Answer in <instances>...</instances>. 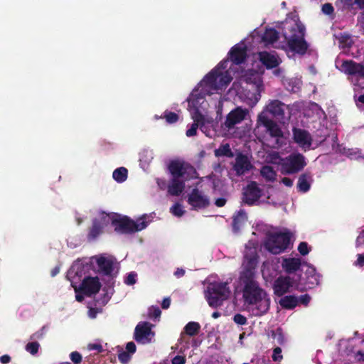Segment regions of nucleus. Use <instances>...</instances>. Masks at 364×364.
<instances>
[{"label": "nucleus", "instance_id": "obj_1", "mask_svg": "<svg viewBox=\"0 0 364 364\" xmlns=\"http://www.w3.org/2000/svg\"><path fill=\"white\" fill-rule=\"evenodd\" d=\"M171 179L168 185V193L178 196L185 189L186 182L198 177L196 168L190 164L181 160H172L168 166Z\"/></svg>", "mask_w": 364, "mask_h": 364}, {"label": "nucleus", "instance_id": "obj_2", "mask_svg": "<svg viewBox=\"0 0 364 364\" xmlns=\"http://www.w3.org/2000/svg\"><path fill=\"white\" fill-rule=\"evenodd\" d=\"M243 286L242 297L247 304H256L254 314L261 316L265 314L270 306V299L265 291L259 287L258 282L254 279L241 280Z\"/></svg>", "mask_w": 364, "mask_h": 364}, {"label": "nucleus", "instance_id": "obj_3", "mask_svg": "<svg viewBox=\"0 0 364 364\" xmlns=\"http://www.w3.org/2000/svg\"><path fill=\"white\" fill-rule=\"evenodd\" d=\"M282 35L290 51L300 55L306 54L309 46L304 38L305 27L300 21H286L283 23Z\"/></svg>", "mask_w": 364, "mask_h": 364}, {"label": "nucleus", "instance_id": "obj_4", "mask_svg": "<svg viewBox=\"0 0 364 364\" xmlns=\"http://www.w3.org/2000/svg\"><path fill=\"white\" fill-rule=\"evenodd\" d=\"M109 219L114 231L120 235L134 234L144 230L149 224L146 220V215H143L136 220H134L129 216L112 213L109 215Z\"/></svg>", "mask_w": 364, "mask_h": 364}, {"label": "nucleus", "instance_id": "obj_5", "mask_svg": "<svg viewBox=\"0 0 364 364\" xmlns=\"http://www.w3.org/2000/svg\"><path fill=\"white\" fill-rule=\"evenodd\" d=\"M231 290L228 282H213L207 289L205 298L209 306L218 308L223 305L224 301L229 299Z\"/></svg>", "mask_w": 364, "mask_h": 364}, {"label": "nucleus", "instance_id": "obj_6", "mask_svg": "<svg viewBox=\"0 0 364 364\" xmlns=\"http://www.w3.org/2000/svg\"><path fill=\"white\" fill-rule=\"evenodd\" d=\"M289 232L269 234L264 242V248L272 254L278 255L287 250L290 245Z\"/></svg>", "mask_w": 364, "mask_h": 364}, {"label": "nucleus", "instance_id": "obj_7", "mask_svg": "<svg viewBox=\"0 0 364 364\" xmlns=\"http://www.w3.org/2000/svg\"><path fill=\"white\" fill-rule=\"evenodd\" d=\"M306 166V159L302 154L291 153L280 164V172L283 175L296 174Z\"/></svg>", "mask_w": 364, "mask_h": 364}, {"label": "nucleus", "instance_id": "obj_8", "mask_svg": "<svg viewBox=\"0 0 364 364\" xmlns=\"http://www.w3.org/2000/svg\"><path fill=\"white\" fill-rule=\"evenodd\" d=\"M232 79L228 71L212 70L205 76L203 82L211 90H219L226 87Z\"/></svg>", "mask_w": 364, "mask_h": 364}, {"label": "nucleus", "instance_id": "obj_9", "mask_svg": "<svg viewBox=\"0 0 364 364\" xmlns=\"http://www.w3.org/2000/svg\"><path fill=\"white\" fill-rule=\"evenodd\" d=\"M306 269L303 274H295L298 283V290L300 291L311 289L319 284L320 274L316 269L310 265H306Z\"/></svg>", "mask_w": 364, "mask_h": 364}, {"label": "nucleus", "instance_id": "obj_10", "mask_svg": "<svg viewBox=\"0 0 364 364\" xmlns=\"http://www.w3.org/2000/svg\"><path fill=\"white\" fill-rule=\"evenodd\" d=\"M341 71L348 75V79L359 85L360 80H364V64L353 60H345L341 65Z\"/></svg>", "mask_w": 364, "mask_h": 364}, {"label": "nucleus", "instance_id": "obj_11", "mask_svg": "<svg viewBox=\"0 0 364 364\" xmlns=\"http://www.w3.org/2000/svg\"><path fill=\"white\" fill-rule=\"evenodd\" d=\"M290 288L298 290V283L295 274L290 276H279L273 284L274 293L277 296H282L289 291Z\"/></svg>", "mask_w": 364, "mask_h": 364}, {"label": "nucleus", "instance_id": "obj_12", "mask_svg": "<svg viewBox=\"0 0 364 364\" xmlns=\"http://www.w3.org/2000/svg\"><path fill=\"white\" fill-rule=\"evenodd\" d=\"M192 118L193 123L191 124V127L187 129L186 133V136L189 137L196 135L198 127L203 132L205 133L206 125L213 123V118L205 117L198 108L195 109Z\"/></svg>", "mask_w": 364, "mask_h": 364}, {"label": "nucleus", "instance_id": "obj_13", "mask_svg": "<svg viewBox=\"0 0 364 364\" xmlns=\"http://www.w3.org/2000/svg\"><path fill=\"white\" fill-rule=\"evenodd\" d=\"M109 215L102 213L101 218H95L92 221V225L88 228L87 239L89 242L95 240L104 232V228L107 225Z\"/></svg>", "mask_w": 364, "mask_h": 364}, {"label": "nucleus", "instance_id": "obj_14", "mask_svg": "<svg viewBox=\"0 0 364 364\" xmlns=\"http://www.w3.org/2000/svg\"><path fill=\"white\" fill-rule=\"evenodd\" d=\"M261 125L266 128L267 132L271 137L277 139L283 137L284 134L279 126L264 113L259 114L257 117V128Z\"/></svg>", "mask_w": 364, "mask_h": 364}, {"label": "nucleus", "instance_id": "obj_15", "mask_svg": "<svg viewBox=\"0 0 364 364\" xmlns=\"http://www.w3.org/2000/svg\"><path fill=\"white\" fill-rule=\"evenodd\" d=\"M187 202L193 210L204 209L210 205L208 197L197 188H193L188 194Z\"/></svg>", "mask_w": 364, "mask_h": 364}, {"label": "nucleus", "instance_id": "obj_16", "mask_svg": "<svg viewBox=\"0 0 364 364\" xmlns=\"http://www.w3.org/2000/svg\"><path fill=\"white\" fill-rule=\"evenodd\" d=\"M262 191L255 181L250 182L243 189L242 202L249 205H252L262 196Z\"/></svg>", "mask_w": 364, "mask_h": 364}, {"label": "nucleus", "instance_id": "obj_17", "mask_svg": "<svg viewBox=\"0 0 364 364\" xmlns=\"http://www.w3.org/2000/svg\"><path fill=\"white\" fill-rule=\"evenodd\" d=\"M257 265V257L245 256L243 269L240 275V281L254 279L256 277V267Z\"/></svg>", "mask_w": 364, "mask_h": 364}, {"label": "nucleus", "instance_id": "obj_18", "mask_svg": "<svg viewBox=\"0 0 364 364\" xmlns=\"http://www.w3.org/2000/svg\"><path fill=\"white\" fill-rule=\"evenodd\" d=\"M151 325L148 322L139 323L135 328L134 338L137 343L142 344L151 342V338L154 335L151 329Z\"/></svg>", "mask_w": 364, "mask_h": 364}, {"label": "nucleus", "instance_id": "obj_19", "mask_svg": "<svg viewBox=\"0 0 364 364\" xmlns=\"http://www.w3.org/2000/svg\"><path fill=\"white\" fill-rule=\"evenodd\" d=\"M266 109L277 120L284 123L286 119L285 111L288 109L286 104L279 100H272L269 102Z\"/></svg>", "mask_w": 364, "mask_h": 364}, {"label": "nucleus", "instance_id": "obj_20", "mask_svg": "<svg viewBox=\"0 0 364 364\" xmlns=\"http://www.w3.org/2000/svg\"><path fill=\"white\" fill-rule=\"evenodd\" d=\"M101 287L102 285L98 277H87L82 280L79 287V290L84 295L91 296L92 294H97L100 291Z\"/></svg>", "mask_w": 364, "mask_h": 364}, {"label": "nucleus", "instance_id": "obj_21", "mask_svg": "<svg viewBox=\"0 0 364 364\" xmlns=\"http://www.w3.org/2000/svg\"><path fill=\"white\" fill-rule=\"evenodd\" d=\"M247 113V109H242L240 107L232 109L226 117L224 122L225 127L229 129H232L235 125L240 123L245 119Z\"/></svg>", "mask_w": 364, "mask_h": 364}, {"label": "nucleus", "instance_id": "obj_22", "mask_svg": "<svg viewBox=\"0 0 364 364\" xmlns=\"http://www.w3.org/2000/svg\"><path fill=\"white\" fill-rule=\"evenodd\" d=\"M253 168V165L251 164L248 156L242 153H239L235 157V162L233 165V170L235 171L236 175L240 176L244 175L245 173L250 171Z\"/></svg>", "mask_w": 364, "mask_h": 364}, {"label": "nucleus", "instance_id": "obj_23", "mask_svg": "<svg viewBox=\"0 0 364 364\" xmlns=\"http://www.w3.org/2000/svg\"><path fill=\"white\" fill-rule=\"evenodd\" d=\"M294 141L304 149H309L312 144V137L309 132L299 128L293 129Z\"/></svg>", "mask_w": 364, "mask_h": 364}, {"label": "nucleus", "instance_id": "obj_24", "mask_svg": "<svg viewBox=\"0 0 364 364\" xmlns=\"http://www.w3.org/2000/svg\"><path fill=\"white\" fill-rule=\"evenodd\" d=\"M230 60L235 65L243 63L247 58V49L245 46L235 45L231 48L228 53Z\"/></svg>", "mask_w": 364, "mask_h": 364}, {"label": "nucleus", "instance_id": "obj_25", "mask_svg": "<svg viewBox=\"0 0 364 364\" xmlns=\"http://www.w3.org/2000/svg\"><path fill=\"white\" fill-rule=\"evenodd\" d=\"M282 267L289 274H299L297 272L301 266V259L299 258H287L282 262Z\"/></svg>", "mask_w": 364, "mask_h": 364}, {"label": "nucleus", "instance_id": "obj_26", "mask_svg": "<svg viewBox=\"0 0 364 364\" xmlns=\"http://www.w3.org/2000/svg\"><path fill=\"white\" fill-rule=\"evenodd\" d=\"M312 181V175L310 172H305L301 174L297 182L298 191L302 193H306L309 191Z\"/></svg>", "mask_w": 364, "mask_h": 364}, {"label": "nucleus", "instance_id": "obj_27", "mask_svg": "<svg viewBox=\"0 0 364 364\" xmlns=\"http://www.w3.org/2000/svg\"><path fill=\"white\" fill-rule=\"evenodd\" d=\"M259 60L268 69H272L279 65L277 58L268 52L264 51L259 53Z\"/></svg>", "mask_w": 364, "mask_h": 364}, {"label": "nucleus", "instance_id": "obj_28", "mask_svg": "<svg viewBox=\"0 0 364 364\" xmlns=\"http://www.w3.org/2000/svg\"><path fill=\"white\" fill-rule=\"evenodd\" d=\"M97 264L99 269L106 276H109L113 272V262L105 257H100L97 259Z\"/></svg>", "mask_w": 364, "mask_h": 364}, {"label": "nucleus", "instance_id": "obj_29", "mask_svg": "<svg viewBox=\"0 0 364 364\" xmlns=\"http://www.w3.org/2000/svg\"><path fill=\"white\" fill-rule=\"evenodd\" d=\"M247 220V216L244 210H239L232 218V228L235 232L240 230L241 226L245 223Z\"/></svg>", "mask_w": 364, "mask_h": 364}, {"label": "nucleus", "instance_id": "obj_30", "mask_svg": "<svg viewBox=\"0 0 364 364\" xmlns=\"http://www.w3.org/2000/svg\"><path fill=\"white\" fill-rule=\"evenodd\" d=\"M280 306L286 309H293L299 304V299L294 295L283 296L279 301Z\"/></svg>", "mask_w": 364, "mask_h": 364}, {"label": "nucleus", "instance_id": "obj_31", "mask_svg": "<svg viewBox=\"0 0 364 364\" xmlns=\"http://www.w3.org/2000/svg\"><path fill=\"white\" fill-rule=\"evenodd\" d=\"M279 38V33L274 28H267L262 37L265 43L272 44Z\"/></svg>", "mask_w": 364, "mask_h": 364}, {"label": "nucleus", "instance_id": "obj_32", "mask_svg": "<svg viewBox=\"0 0 364 364\" xmlns=\"http://www.w3.org/2000/svg\"><path fill=\"white\" fill-rule=\"evenodd\" d=\"M200 331V325L199 323L196 321L188 322L183 328V333H185L189 336H195L199 333Z\"/></svg>", "mask_w": 364, "mask_h": 364}, {"label": "nucleus", "instance_id": "obj_33", "mask_svg": "<svg viewBox=\"0 0 364 364\" xmlns=\"http://www.w3.org/2000/svg\"><path fill=\"white\" fill-rule=\"evenodd\" d=\"M260 174L266 181L271 182L275 180L277 176L276 171L274 170L273 167L267 165L262 167Z\"/></svg>", "mask_w": 364, "mask_h": 364}, {"label": "nucleus", "instance_id": "obj_34", "mask_svg": "<svg viewBox=\"0 0 364 364\" xmlns=\"http://www.w3.org/2000/svg\"><path fill=\"white\" fill-rule=\"evenodd\" d=\"M214 154L216 157L227 156L229 158H232L234 156L229 144H225L220 146L218 149H216L214 151Z\"/></svg>", "mask_w": 364, "mask_h": 364}, {"label": "nucleus", "instance_id": "obj_35", "mask_svg": "<svg viewBox=\"0 0 364 364\" xmlns=\"http://www.w3.org/2000/svg\"><path fill=\"white\" fill-rule=\"evenodd\" d=\"M128 171L124 167L116 168L112 173L113 178L118 183H122L127 178Z\"/></svg>", "mask_w": 364, "mask_h": 364}, {"label": "nucleus", "instance_id": "obj_36", "mask_svg": "<svg viewBox=\"0 0 364 364\" xmlns=\"http://www.w3.org/2000/svg\"><path fill=\"white\" fill-rule=\"evenodd\" d=\"M161 118L165 119L168 124H173L178 122L179 116L175 112L166 110Z\"/></svg>", "mask_w": 364, "mask_h": 364}, {"label": "nucleus", "instance_id": "obj_37", "mask_svg": "<svg viewBox=\"0 0 364 364\" xmlns=\"http://www.w3.org/2000/svg\"><path fill=\"white\" fill-rule=\"evenodd\" d=\"M272 336L279 345H283L285 342L283 330L281 328H277L276 331H273L272 332Z\"/></svg>", "mask_w": 364, "mask_h": 364}, {"label": "nucleus", "instance_id": "obj_38", "mask_svg": "<svg viewBox=\"0 0 364 364\" xmlns=\"http://www.w3.org/2000/svg\"><path fill=\"white\" fill-rule=\"evenodd\" d=\"M40 345L38 342H29L26 346V350L31 355H36L38 352Z\"/></svg>", "mask_w": 364, "mask_h": 364}, {"label": "nucleus", "instance_id": "obj_39", "mask_svg": "<svg viewBox=\"0 0 364 364\" xmlns=\"http://www.w3.org/2000/svg\"><path fill=\"white\" fill-rule=\"evenodd\" d=\"M171 212L173 215L181 217L184 214V210H183V207L179 203H175L171 208Z\"/></svg>", "mask_w": 364, "mask_h": 364}, {"label": "nucleus", "instance_id": "obj_40", "mask_svg": "<svg viewBox=\"0 0 364 364\" xmlns=\"http://www.w3.org/2000/svg\"><path fill=\"white\" fill-rule=\"evenodd\" d=\"M309 250V245L306 242H301L299 243L298 246V251L301 255L305 256L308 255Z\"/></svg>", "mask_w": 364, "mask_h": 364}, {"label": "nucleus", "instance_id": "obj_41", "mask_svg": "<svg viewBox=\"0 0 364 364\" xmlns=\"http://www.w3.org/2000/svg\"><path fill=\"white\" fill-rule=\"evenodd\" d=\"M70 358L74 364H80L82 360V355L77 351L72 352Z\"/></svg>", "mask_w": 364, "mask_h": 364}, {"label": "nucleus", "instance_id": "obj_42", "mask_svg": "<svg viewBox=\"0 0 364 364\" xmlns=\"http://www.w3.org/2000/svg\"><path fill=\"white\" fill-rule=\"evenodd\" d=\"M161 311L157 306H152L149 310V317L151 318H157L160 317Z\"/></svg>", "mask_w": 364, "mask_h": 364}, {"label": "nucleus", "instance_id": "obj_43", "mask_svg": "<svg viewBox=\"0 0 364 364\" xmlns=\"http://www.w3.org/2000/svg\"><path fill=\"white\" fill-rule=\"evenodd\" d=\"M272 358L275 362L281 361L282 360L283 356L282 355V348L280 347H276L274 348Z\"/></svg>", "mask_w": 364, "mask_h": 364}, {"label": "nucleus", "instance_id": "obj_44", "mask_svg": "<svg viewBox=\"0 0 364 364\" xmlns=\"http://www.w3.org/2000/svg\"><path fill=\"white\" fill-rule=\"evenodd\" d=\"M118 359L122 363H127L131 359L130 353L127 351H122L118 354Z\"/></svg>", "mask_w": 364, "mask_h": 364}, {"label": "nucleus", "instance_id": "obj_45", "mask_svg": "<svg viewBox=\"0 0 364 364\" xmlns=\"http://www.w3.org/2000/svg\"><path fill=\"white\" fill-rule=\"evenodd\" d=\"M233 321L239 325H245L247 321V318L240 314H236L233 317Z\"/></svg>", "mask_w": 364, "mask_h": 364}, {"label": "nucleus", "instance_id": "obj_46", "mask_svg": "<svg viewBox=\"0 0 364 364\" xmlns=\"http://www.w3.org/2000/svg\"><path fill=\"white\" fill-rule=\"evenodd\" d=\"M322 12L326 15H331L334 11L333 5L330 3H326L322 6Z\"/></svg>", "mask_w": 364, "mask_h": 364}, {"label": "nucleus", "instance_id": "obj_47", "mask_svg": "<svg viewBox=\"0 0 364 364\" xmlns=\"http://www.w3.org/2000/svg\"><path fill=\"white\" fill-rule=\"evenodd\" d=\"M46 328L43 326L39 331L35 332L31 336V340L42 339L45 334Z\"/></svg>", "mask_w": 364, "mask_h": 364}, {"label": "nucleus", "instance_id": "obj_48", "mask_svg": "<svg viewBox=\"0 0 364 364\" xmlns=\"http://www.w3.org/2000/svg\"><path fill=\"white\" fill-rule=\"evenodd\" d=\"M136 274L134 273V272H131L128 274V276L126 277L125 280H124V282L127 284V285H133L136 283Z\"/></svg>", "mask_w": 364, "mask_h": 364}, {"label": "nucleus", "instance_id": "obj_49", "mask_svg": "<svg viewBox=\"0 0 364 364\" xmlns=\"http://www.w3.org/2000/svg\"><path fill=\"white\" fill-rule=\"evenodd\" d=\"M364 245V229L360 232L355 240L356 247H360Z\"/></svg>", "mask_w": 364, "mask_h": 364}, {"label": "nucleus", "instance_id": "obj_50", "mask_svg": "<svg viewBox=\"0 0 364 364\" xmlns=\"http://www.w3.org/2000/svg\"><path fill=\"white\" fill-rule=\"evenodd\" d=\"M228 62H229L228 59L222 60L221 62L219 63V64L213 70H217L218 71H225V70L228 67Z\"/></svg>", "mask_w": 364, "mask_h": 364}, {"label": "nucleus", "instance_id": "obj_51", "mask_svg": "<svg viewBox=\"0 0 364 364\" xmlns=\"http://www.w3.org/2000/svg\"><path fill=\"white\" fill-rule=\"evenodd\" d=\"M298 299L299 303L307 306L310 302L311 296L309 294H306L300 296L299 297H298Z\"/></svg>", "mask_w": 364, "mask_h": 364}, {"label": "nucleus", "instance_id": "obj_52", "mask_svg": "<svg viewBox=\"0 0 364 364\" xmlns=\"http://www.w3.org/2000/svg\"><path fill=\"white\" fill-rule=\"evenodd\" d=\"M186 357L183 355H176L171 360L172 364H185Z\"/></svg>", "mask_w": 364, "mask_h": 364}, {"label": "nucleus", "instance_id": "obj_53", "mask_svg": "<svg viewBox=\"0 0 364 364\" xmlns=\"http://www.w3.org/2000/svg\"><path fill=\"white\" fill-rule=\"evenodd\" d=\"M126 350L130 354L134 353L136 350L135 343L132 341L128 342L126 346Z\"/></svg>", "mask_w": 364, "mask_h": 364}, {"label": "nucleus", "instance_id": "obj_54", "mask_svg": "<svg viewBox=\"0 0 364 364\" xmlns=\"http://www.w3.org/2000/svg\"><path fill=\"white\" fill-rule=\"evenodd\" d=\"M357 260L354 262L355 266L360 267H364V254H358Z\"/></svg>", "mask_w": 364, "mask_h": 364}, {"label": "nucleus", "instance_id": "obj_55", "mask_svg": "<svg viewBox=\"0 0 364 364\" xmlns=\"http://www.w3.org/2000/svg\"><path fill=\"white\" fill-rule=\"evenodd\" d=\"M227 200L224 198H217L215 201V205L219 208L223 207L226 204Z\"/></svg>", "mask_w": 364, "mask_h": 364}, {"label": "nucleus", "instance_id": "obj_56", "mask_svg": "<svg viewBox=\"0 0 364 364\" xmlns=\"http://www.w3.org/2000/svg\"><path fill=\"white\" fill-rule=\"evenodd\" d=\"M293 180L288 177H284L282 179V183L287 187H291L293 186Z\"/></svg>", "mask_w": 364, "mask_h": 364}, {"label": "nucleus", "instance_id": "obj_57", "mask_svg": "<svg viewBox=\"0 0 364 364\" xmlns=\"http://www.w3.org/2000/svg\"><path fill=\"white\" fill-rule=\"evenodd\" d=\"M170 305H171L170 298L164 299V300L162 301V303H161V308L164 309H167L168 308H169Z\"/></svg>", "mask_w": 364, "mask_h": 364}, {"label": "nucleus", "instance_id": "obj_58", "mask_svg": "<svg viewBox=\"0 0 364 364\" xmlns=\"http://www.w3.org/2000/svg\"><path fill=\"white\" fill-rule=\"evenodd\" d=\"M90 350H97L98 352H102L103 350V348H102V345L97 344V343H94V344L90 345Z\"/></svg>", "mask_w": 364, "mask_h": 364}, {"label": "nucleus", "instance_id": "obj_59", "mask_svg": "<svg viewBox=\"0 0 364 364\" xmlns=\"http://www.w3.org/2000/svg\"><path fill=\"white\" fill-rule=\"evenodd\" d=\"M0 361L3 364H7L11 361V357L9 355H4L0 358Z\"/></svg>", "mask_w": 364, "mask_h": 364}, {"label": "nucleus", "instance_id": "obj_60", "mask_svg": "<svg viewBox=\"0 0 364 364\" xmlns=\"http://www.w3.org/2000/svg\"><path fill=\"white\" fill-rule=\"evenodd\" d=\"M79 292H81L79 289H75V299L77 301H82L84 300V296L81 294H80Z\"/></svg>", "mask_w": 364, "mask_h": 364}, {"label": "nucleus", "instance_id": "obj_61", "mask_svg": "<svg viewBox=\"0 0 364 364\" xmlns=\"http://www.w3.org/2000/svg\"><path fill=\"white\" fill-rule=\"evenodd\" d=\"M185 274V270L183 269L178 268L176 271L174 272V275L179 278L183 277Z\"/></svg>", "mask_w": 364, "mask_h": 364}, {"label": "nucleus", "instance_id": "obj_62", "mask_svg": "<svg viewBox=\"0 0 364 364\" xmlns=\"http://www.w3.org/2000/svg\"><path fill=\"white\" fill-rule=\"evenodd\" d=\"M355 101L358 106H360V104L364 105V94L360 95L357 99H355Z\"/></svg>", "mask_w": 364, "mask_h": 364}, {"label": "nucleus", "instance_id": "obj_63", "mask_svg": "<svg viewBox=\"0 0 364 364\" xmlns=\"http://www.w3.org/2000/svg\"><path fill=\"white\" fill-rule=\"evenodd\" d=\"M354 4H356L360 9H364V0H355Z\"/></svg>", "mask_w": 364, "mask_h": 364}, {"label": "nucleus", "instance_id": "obj_64", "mask_svg": "<svg viewBox=\"0 0 364 364\" xmlns=\"http://www.w3.org/2000/svg\"><path fill=\"white\" fill-rule=\"evenodd\" d=\"M356 356L358 360L364 361V352L361 350L358 351Z\"/></svg>", "mask_w": 364, "mask_h": 364}]
</instances>
